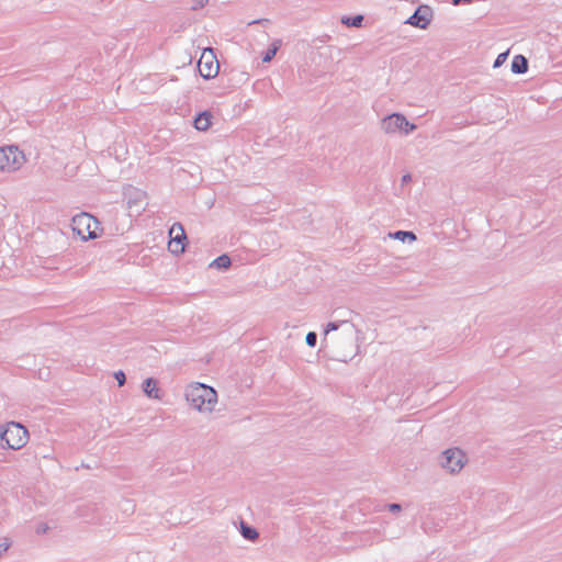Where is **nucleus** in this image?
I'll return each instance as SVG.
<instances>
[{
    "mask_svg": "<svg viewBox=\"0 0 562 562\" xmlns=\"http://www.w3.org/2000/svg\"><path fill=\"white\" fill-rule=\"evenodd\" d=\"M240 533L246 540L249 541H256L259 538V532L257 529L244 521L240 522Z\"/></svg>",
    "mask_w": 562,
    "mask_h": 562,
    "instance_id": "13",
    "label": "nucleus"
},
{
    "mask_svg": "<svg viewBox=\"0 0 562 562\" xmlns=\"http://www.w3.org/2000/svg\"><path fill=\"white\" fill-rule=\"evenodd\" d=\"M212 117L210 111L200 112L194 119V127L198 131H207L212 124Z\"/></svg>",
    "mask_w": 562,
    "mask_h": 562,
    "instance_id": "11",
    "label": "nucleus"
},
{
    "mask_svg": "<svg viewBox=\"0 0 562 562\" xmlns=\"http://www.w3.org/2000/svg\"><path fill=\"white\" fill-rule=\"evenodd\" d=\"M198 69L204 79H212L218 74L220 65L212 48L202 53L198 61Z\"/></svg>",
    "mask_w": 562,
    "mask_h": 562,
    "instance_id": "7",
    "label": "nucleus"
},
{
    "mask_svg": "<svg viewBox=\"0 0 562 562\" xmlns=\"http://www.w3.org/2000/svg\"><path fill=\"white\" fill-rule=\"evenodd\" d=\"M186 398L199 412L210 413L217 403V393L209 385L195 383L187 389Z\"/></svg>",
    "mask_w": 562,
    "mask_h": 562,
    "instance_id": "1",
    "label": "nucleus"
},
{
    "mask_svg": "<svg viewBox=\"0 0 562 562\" xmlns=\"http://www.w3.org/2000/svg\"><path fill=\"white\" fill-rule=\"evenodd\" d=\"M114 378L117 381L119 386H123L126 382V375L122 370L114 373Z\"/></svg>",
    "mask_w": 562,
    "mask_h": 562,
    "instance_id": "22",
    "label": "nucleus"
},
{
    "mask_svg": "<svg viewBox=\"0 0 562 562\" xmlns=\"http://www.w3.org/2000/svg\"><path fill=\"white\" fill-rule=\"evenodd\" d=\"M27 429L20 423L11 422L0 432V445L2 448L19 450L27 442Z\"/></svg>",
    "mask_w": 562,
    "mask_h": 562,
    "instance_id": "2",
    "label": "nucleus"
},
{
    "mask_svg": "<svg viewBox=\"0 0 562 562\" xmlns=\"http://www.w3.org/2000/svg\"><path fill=\"white\" fill-rule=\"evenodd\" d=\"M508 50L507 52H504V53H501L497 55L496 59L494 60V64H493V67L494 68H498L501 67L507 59L508 57Z\"/></svg>",
    "mask_w": 562,
    "mask_h": 562,
    "instance_id": "20",
    "label": "nucleus"
},
{
    "mask_svg": "<svg viewBox=\"0 0 562 562\" xmlns=\"http://www.w3.org/2000/svg\"><path fill=\"white\" fill-rule=\"evenodd\" d=\"M91 224L97 227L98 221L88 213H81L79 215L74 216L72 218V229L77 232L79 236L83 239L87 238H97V234L94 229H91Z\"/></svg>",
    "mask_w": 562,
    "mask_h": 562,
    "instance_id": "6",
    "label": "nucleus"
},
{
    "mask_svg": "<svg viewBox=\"0 0 562 562\" xmlns=\"http://www.w3.org/2000/svg\"><path fill=\"white\" fill-rule=\"evenodd\" d=\"M231 265H232V260H231L229 256L224 254V255H221L217 258H215L211 262L210 267H216L218 269H227L231 267Z\"/></svg>",
    "mask_w": 562,
    "mask_h": 562,
    "instance_id": "17",
    "label": "nucleus"
},
{
    "mask_svg": "<svg viewBox=\"0 0 562 562\" xmlns=\"http://www.w3.org/2000/svg\"><path fill=\"white\" fill-rule=\"evenodd\" d=\"M192 1H193V4H192L191 9L194 11L203 8L209 2V0H192Z\"/></svg>",
    "mask_w": 562,
    "mask_h": 562,
    "instance_id": "23",
    "label": "nucleus"
},
{
    "mask_svg": "<svg viewBox=\"0 0 562 562\" xmlns=\"http://www.w3.org/2000/svg\"><path fill=\"white\" fill-rule=\"evenodd\" d=\"M170 241H169V250L172 254H181L184 251L183 241L187 240V235L183 229V226L180 223H175L170 231Z\"/></svg>",
    "mask_w": 562,
    "mask_h": 562,
    "instance_id": "8",
    "label": "nucleus"
},
{
    "mask_svg": "<svg viewBox=\"0 0 562 562\" xmlns=\"http://www.w3.org/2000/svg\"><path fill=\"white\" fill-rule=\"evenodd\" d=\"M305 341L307 346L315 347L317 344V334L315 331L307 333Z\"/></svg>",
    "mask_w": 562,
    "mask_h": 562,
    "instance_id": "21",
    "label": "nucleus"
},
{
    "mask_svg": "<svg viewBox=\"0 0 562 562\" xmlns=\"http://www.w3.org/2000/svg\"><path fill=\"white\" fill-rule=\"evenodd\" d=\"M143 391L150 398H160L158 381L154 378H147L143 382Z\"/></svg>",
    "mask_w": 562,
    "mask_h": 562,
    "instance_id": "10",
    "label": "nucleus"
},
{
    "mask_svg": "<svg viewBox=\"0 0 562 562\" xmlns=\"http://www.w3.org/2000/svg\"><path fill=\"white\" fill-rule=\"evenodd\" d=\"M124 195L127 196V206L132 209L134 205H137L138 202L142 201V199L145 196V193L143 191L133 189L124 192Z\"/></svg>",
    "mask_w": 562,
    "mask_h": 562,
    "instance_id": "14",
    "label": "nucleus"
},
{
    "mask_svg": "<svg viewBox=\"0 0 562 562\" xmlns=\"http://www.w3.org/2000/svg\"><path fill=\"white\" fill-rule=\"evenodd\" d=\"M412 177L409 173H406L402 177V183H407L408 181H411Z\"/></svg>",
    "mask_w": 562,
    "mask_h": 562,
    "instance_id": "26",
    "label": "nucleus"
},
{
    "mask_svg": "<svg viewBox=\"0 0 562 562\" xmlns=\"http://www.w3.org/2000/svg\"><path fill=\"white\" fill-rule=\"evenodd\" d=\"M465 462L467 457L459 448L447 449L439 456L440 467L451 474L460 472Z\"/></svg>",
    "mask_w": 562,
    "mask_h": 562,
    "instance_id": "4",
    "label": "nucleus"
},
{
    "mask_svg": "<svg viewBox=\"0 0 562 562\" xmlns=\"http://www.w3.org/2000/svg\"><path fill=\"white\" fill-rule=\"evenodd\" d=\"M181 231L175 232L173 235H180Z\"/></svg>",
    "mask_w": 562,
    "mask_h": 562,
    "instance_id": "28",
    "label": "nucleus"
},
{
    "mask_svg": "<svg viewBox=\"0 0 562 562\" xmlns=\"http://www.w3.org/2000/svg\"><path fill=\"white\" fill-rule=\"evenodd\" d=\"M344 325H350L351 328H355V326L350 324L349 321L329 322L325 327L324 334L327 335L328 333L337 330L339 327Z\"/></svg>",
    "mask_w": 562,
    "mask_h": 562,
    "instance_id": "18",
    "label": "nucleus"
},
{
    "mask_svg": "<svg viewBox=\"0 0 562 562\" xmlns=\"http://www.w3.org/2000/svg\"><path fill=\"white\" fill-rule=\"evenodd\" d=\"M279 49V45L277 43H273L271 47H269L266 53L262 56L263 63H269L272 60V58L276 56L277 52Z\"/></svg>",
    "mask_w": 562,
    "mask_h": 562,
    "instance_id": "19",
    "label": "nucleus"
},
{
    "mask_svg": "<svg viewBox=\"0 0 562 562\" xmlns=\"http://www.w3.org/2000/svg\"><path fill=\"white\" fill-rule=\"evenodd\" d=\"M8 549V544L7 543H0V552L1 551H5Z\"/></svg>",
    "mask_w": 562,
    "mask_h": 562,
    "instance_id": "27",
    "label": "nucleus"
},
{
    "mask_svg": "<svg viewBox=\"0 0 562 562\" xmlns=\"http://www.w3.org/2000/svg\"><path fill=\"white\" fill-rule=\"evenodd\" d=\"M24 160V154L16 146L0 147V171H15Z\"/></svg>",
    "mask_w": 562,
    "mask_h": 562,
    "instance_id": "5",
    "label": "nucleus"
},
{
    "mask_svg": "<svg viewBox=\"0 0 562 562\" xmlns=\"http://www.w3.org/2000/svg\"><path fill=\"white\" fill-rule=\"evenodd\" d=\"M381 128L386 134L403 133L408 135L417 128L416 124L411 123L402 113H392L381 121Z\"/></svg>",
    "mask_w": 562,
    "mask_h": 562,
    "instance_id": "3",
    "label": "nucleus"
},
{
    "mask_svg": "<svg viewBox=\"0 0 562 562\" xmlns=\"http://www.w3.org/2000/svg\"><path fill=\"white\" fill-rule=\"evenodd\" d=\"M386 507L391 513H398L402 510V506L398 503H390Z\"/></svg>",
    "mask_w": 562,
    "mask_h": 562,
    "instance_id": "24",
    "label": "nucleus"
},
{
    "mask_svg": "<svg viewBox=\"0 0 562 562\" xmlns=\"http://www.w3.org/2000/svg\"><path fill=\"white\" fill-rule=\"evenodd\" d=\"M510 68L514 74L522 75L528 71V59L522 55H516L512 60Z\"/></svg>",
    "mask_w": 562,
    "mask_h": 562,
    "instance_id": "12",
    "label": "nucleus"
},
{
    "mask_svg": "<svg viewBox=\"0 0 562 562\" xmlns=\"http://www.w3.org/2000/svg\"><path fill=\"white\" fill-rule=\"evenodd\" d=\"M49 527L47 524L43 522V524H40L37 527H36V533L37 535H43V533H46L48 531Z\"/></svg>",
    "mask_w": 562,
    "mask_h": 562,
    "instance_id": "25",
    "label": "nucleus"
},
{
    "mask_svg": "<svg viewBox=\"0 0 562 562\" xmlns=\"http://www.w3.org/2000/svg\"><path fill=\"white\" fill-rule=\"evenodd\" d=\"M363 22V15L357 14L353 16H342L341 23L348 27H360Z\"/></svg>",
    "mask_w": 562,
    "mask_h": 562,
    "instance_id": "15",
    "label": "nucleus"
},
{
    "mask_svg": "<svg viewBox=\"0 0 562 562\" xmlns=\"http://www.w3.org/2000/svg\"><path fill=\"white\" fill-rule=\"evenodd\" d=\"M430 18H431L430 8L427 5H420L415 10L413 15H411L407 19L406 23L411 24L415 27L426 29L427 25L430 23Z\"/></svg>",
    "mask_w": 562,
    "mask_h": 562,
    "instance_id": "9",
    "label": "nucleus"
},
{
    "mask_svg": "<svg viewBox=\"0 0 562 562\" xmlns=\"http://www.w3.org/2000/svg\"><path fill=\"white\" fill-rule=\"evenodd\" d=\"M390 236L393 237L394 239L401 240L403 243H405L406 240H408V241L416 240V235L409 231H396V232L390 234Z\"/></svg>",
    "mask_w": 562,
    "mask_h": 562,
    "instance_id": "16",
    "label": "nucleus"
}]
</instances>
